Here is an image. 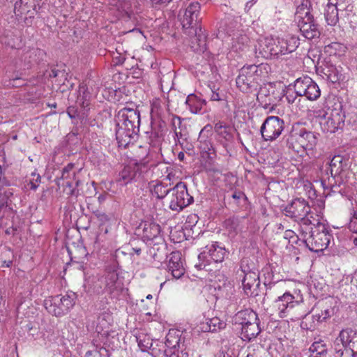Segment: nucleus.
Returning <instances> with one entry per match:
<instances>
[{"label": "nucleus", "mask_w": 357, "mask_h": 357, "mask_svg": "<svg viewBox=\"0 0 357 357\" xmlns=\"http://www.w3.org/2000/svg\"><path fill=\"white\" fill-rule=\"evenodd\" d=\"M114 120L119 146L126 148L135 141L139 131V111L124 107L118 112Z\"/></svg>", "instance_id": "f257e3e1"}, {"label": "nucleus", "mask_w": 357, "mask_h": 357, "mask_svg": "<svg viewBox=\"0 0 357 357\" xmlns=\"http://www.w3.org/2000/svg\"><path fill=\"white\" fill-rule=\"evenodd\" d=\"M200 10L201 6L199 2H191L183 12L180 11L178 15L183 28L190 29L188 33L189 35H195L192 40V47L197 52H203L206 49V37L200 33Z\"/></svg>", "instance_id": "f03ea898"}, {"label": "nucleus", "mask_w": 357, "mask_h": 357, "mask_svg": "<svg viewBox=\"0 0 357 357\" xmlns=\"http://www.w3.org/2000/svg\"><path fill=\"white\" fill-rule=\"evenodd\" d=\"M301 236L306 246L314 252L325 250L329 243L331 235L325 224L313 218L310 224L301 226Z\"/></svg>", "instance_id": "7ed1b4c3"}, {"label": "nucleus", "mask_w": 357, "mask_h": 357, "mask_svg": "<svg viewBox=\"0 0 357 357\" xmlns=\"http://www.w3.org/2000/svg\"><path fill=\"white\" fill-rule=\"evenodd\" d=\"M319 134L305 128L293 127L287 139V145L297 153L312 151L317 144Z\"/></svg>", "instance_id": "20e7f679"}, {"label": "nucleus", "mask_w": 357, "mask_h": 357, "mask_svg": "<svg viewBox=\"0 0 357 357\" xmlns=\"http://www.w3.org/2000/svg\"><path fill=\"white\" fill-rule=\"evenodd\" d=\"M347 165L344 162L343 157L338 155H335L329 166L322 172L321 184L324 188H330L333 192H336L337 185L343 181Z\"/></svg>", "instance_id": "39448f33"}, {"label": "nucleus", "mask_w": 357, "mask_h": 357, "mask_svg": "<svg viewBox=\"0 0 357 357\" xmlns=\"http://www.w3.org/2000/svg\"><path fill=\"white\" fill-rule=\"evenodd\" d=\"M316 116L321 117L320 125L326 132L334 133L344 124L345 115L340 102L335 103L328 111L319 110Z\"/></svg>", "instance_id": "423d86ee"}, {"label": "nucleus", "mask_w": 357, "mask_h": 357, "mask_svg": "<svg viewBox=\"0 0 357 357\" xmlns=\"http://www.w3.org/2000/svg\"><path fill=\"white\" fill-rule=\"evenodd\" d=\"M263 66L261 65L244 66L236 79V86L243 93L257 91Z\"/></svg>", "instance_id": "0eeeda50"}, {"label": "nucleus", "mask_w": 357, "mask_h": 357, "mask_svg": "<svg viewBox=\"0 0 357 357\" xmlns=\"http://www.w3.org/2000/svg\"><path fill=\"white\" fill-rule=\"evenodd\" d=\"M296 17L298 20L300 31L305 38L312 40L319 38L321 33L318 24L315 22L313 15L310 13L307 3H303L297 8Z\"/></svg>", "instance_id": "6e6552de"}, {"label": "nucleus", "mask_w": 357, "mask_h": 357, "mask_svg": "<svg viewBox=\"0 0 357 357\" xmlns=\"http://www.w3.org/2000/svg\"><path fill=\"white\" fill-rule=\"evenodd\" d=\"M75 293H67L65 295H57L45 300V307L49 313L56 317H61L67 314L75 304Z\"/></svg>", "instance_id": "1a4fd4ad"}, {"label": "nucleus", "mask_w": 357, "mask_h": 357, "mask_svg": "<svg viewBox=\"0 0 357 357\" xmlns=\"http://www.w3.org/2000/svg\"><path fill=\"white\" fill-rule=\"evenodd\" d=\"M284 213L287 216L300 220L301 228L302 225H305V223L310 224L313 221V218H317L318 216L316 215V217H314L313 214L310 213V208L307 202L300 198L294 199L284 209Z\"/></svg>", "instance_id": "9d476101"}, {"label": "nucleus", "mask_w": 357, "mask_h": 357, "mask_svg": "<svg viewBox=\"0 0 357 357\" xmlns=\"http://www.w3.org/2000/svg\"><path fill=\"white\" fill-rule=\"evenodd\" d=\"M167 201L171 210L180 211L191 204L194 199L188 194L186 184L178 182L174 188H170Z\"/></svg>", "instance_id": "9b49d317"}, {"label": "nucleus", "mask_w": 357, "mask_h": 357, "mask_svg": "<svg viewBox=\"0 0 357 357\" xmlns=\"http://www.w3.org/2000/svg\"><path fill=\"white\" fill-rule=\"evenodd\" d=\"M148 171V167L145 162L137 160L130 161L126 165L119 174V181L126 185L132 181H141L144 174Z\"/></svg>", "instance_id": "f8f14e48"}, {"label": "nucleus", "mask_w": 357, "mask_h": 357, "mask_svg": "<svg viewBox=\"0 0 357 357\" xmlns=\"http://www.w3.org/2000/svg\"><path fill=\"white\" fill-rule=\"evenodd\" d=\"M241 268L244 274L242 280L243 290L248 296H257V287L259 286V278L257 270L255 268H250L248 266V259H243L241 261Z\"/></svg>", "instance_id": "ddd939ff"}, {"label": "nucleus", "mask_w": 357, "mask_h": 357, "mask_svg": "<svg viewBox=\"0 0 357 357\" xmlns=\"http://www.w3.org/2000/svg\"><path fill=\"white\" fill-rule=\"evenodd\" d=\"M294 88L297 96H305L310 100H316L321 96L319 86L307 76L298 78Z\"/></svg>", "instance_id": "4468645a"}, {"label": "nucleus", "mask_w": 357, "mask_h": 357, "mask_svg": "<svg viewBox=\"0 0 357 357\" xmlns=\"http://www.w3.org/2000/svg\"><path fill=\"white\" fill-rule=\"evenodd\" d=\"M284 128V122L278 116H271L263 123L260 132L265 141H273L277 139Z\"/></svg>", "instance_id": "2eb2a0df"}, {"label": "nucleus", "mask_w": 357, "mask_h": 357, "mask_svg": "<svg viewBox=\"0 0 357 357\" xmlns=\"http://www.w3.org/2000/svg\"><path fill=\"white\" fill-rule=\"evenodd\" d=\"M282 97V91L277 89L271 84L261 86L257 94V100L265 108L270 105H275L280 101Z\"/></svg>", "instance_id": "dca6fc26"}, {"label": "nucleus", "mask_w": 357, "mask_h": 357, "mask_svg": "<svg viewBox=\"0 0 357 357\" xmlns=\"http://www.w3.org/2000/svg\"><path fill=\"white\" fill-rule=\"evenodd\" d=\"M299 38L296 36H290L287 38H273V56H279L291 53L298 47Z\"/></svg>", "instance_id": "f3484780"}, {"label": "nucleus", "mask_w": 357, "mask_h": 357, "mask_svg": "<svg viewBox=\"0 0 357 357\" xmlns=\"http://www.w3.org/2000/svg\"><path fill=\"white\" fill-rule=\"evenodd\" d=\"M75 164L69 163L62 170L61 179L63 185L66 187L67 194L76 195V188L79 183V180L76 177V171L74 170Z\"/></svg>", "instance_id": "a211bd4d"}, {"label": "nucleus", "mask_w": 357, "mask_h": 357, "mask_svg": "<svg viewBox=\"0 0 357 357\" xmlns=\"http://www.w3.org/2000/svg\"><path fill=\"white\" fill-rule=\"evenodd\" d=\"M338 340L346 351H351L352 357H357V331L352 328H346L340 331Z\"/></svg>", "instance_id": "6ab92c4d"}, {"label": "nucleus", "mask_w": 357, "mask_h": 357, "mask_svg": "<svg viewBox=\"0 0 357 357\" xmlns=\"http://www.w3.org/2000/svg\"><path fill=\"white\" fill-rule=\"evenodd\" d=\"M10 182L4 176L2 167L0 165V220L4 217L9 198L13 195V192L8 188Z\"/></svg>", "instance_id": "aec40b11"}, {"label": "nucleus", "mask_w": 357, "mask_h": 357, "mask_svg": "<svg viewBox=\"0 0 357 357\" xmlns=\"http://www.w3.org/2000/svg\"><path fill=\"white\" fill-rule=\"evenodd\" d=\"M169 257L168 270L174 278L178 279L185 273L182 255L178 251L172 252Z\"/></svg>", "instance_id": "412c9836"}, {"label": "nucleus", "mask_w": 357, "mask_h": 357, "mask_svg": "<svg viewBox=\"0 0 357 357\" xmlns=\"http://www.w3.org/2000/svg\"><path fill=\"white\" fill-rule=\"evenodd\" d=\"M212 129L211 126L206 125L204 127L203 129L199 132V135L197 139L198 146L199 149L204 153H206L208 155V157H211V155H215V150L213 146V144L211 141V139L208 138L206 132H209Z\"/></svg>", "instance_id": "4be33fe9"}, {"label": "nucleus", "mask_w": 357, "mask_h": 357, "mask_svg": "<svg viewBox=\"0 0 357 357\" xmlns=\"http://www.w3.org/2000/svg\"><path fill=\"white\" fill-rule=\"evenodd\" d=\"M179 332L169 331L166 337L165 346L164 351L165 357H180L179 352L177 351L176 344L179 343Z\"/></svg>", "instance_id": "5701e85b"}, {"label": "nucleus", "mask_w": 357, "mask_h": 357, "mask_svg": "<svg viewBox=\"0 0 357 357\" xmlns=\"http://www.w3.org/2000/svg\"><path fill=\"white\" fill-rule=\"evenodd\" d=\"M308 312L305 310L304 305L294 301L287 310V312L281 314V317H288L291 321H298L306 318Z\"/></svg>", "instance_id": "b1692460"}, {"label": "nucleus", "mask_w": 357, "mask_h": 357, "mask_svg": "<svg viewBox=\"0 0 357 357\" xmlns=\"http://www.w3.org/2000/svg\"><path fill=\"white\" fill-rule=\"evenodd\" d=\"M102 280H104L105 284V290L108 294H113L121 289L120 283L118 282L119 275L116 271H108Z\"/></svg>", "instance_id": "393cba45"}, {"label": "nucleus", "mask_w": 357, "mask_h": 357, "mask_svg": "<svg viewBox=\"0 0 357 357\" xmlns=\"http://www.w3.org/2000/svg\"><path fill=\"white\" fill-rule=\"evenodd\" d=\"M259 321L257 314L251 309H245L238 312L233 317L236 325L243 326L250 321Z\"/></svg>", "instance_id": "a878e982"}, {"label": "nucleus", "mask_w": 357, "mask_h": 357, "mask_svg": "<svg viewBox=\"0 0 357 357\" xmlns=\"http://www.w3.org/2000/svg\"><path fill=\"white\" fill-rule=\"evenodd\" d=\"M160 226L155 222H145L142 227V238L146 241H153L160 237Z\"/></svg>", "instance_id": "bb28decb"}, {"label": "nucleus", "mask_w": 357, "mask_h": 357, "mask_svg": "<svg viewBox=\"0 0 357 357\" xmlns=\"http://www.w3.org/2000/svg\"><path fill=\"white\" fill-rule=\"evenodd\" d=\"M258 321H250L248 324L241 326L242 340L250 341L257 337L261 331Z\"/></svg>", "instance_id": "cd10ccee"}, {"label": "nucleus", "mask_w": 357, "mask_h": 357, "mask_svg": "<svg viewBox=\"0 0 357 357\" xmlns=\"http://www.w3.org/2000/svg\"><path fill=\"white\" fill-rule=\"evenodd\" d=\"M344 10L342 8H340L335 3L331 1H328L325 9V18L328 25L334 26L338 22V11Z\"/></svg>", "instance_id": "c85d7f7f"}, {"label": "nucleus", "mask_w": 357, "mask_h": 357, "mask_svg": "<svg viewBox=\"0 0 357 357\" xmlns=\"http://www.w3.org/2000/svg\"><path fill=\"white\" fill-rule=\"evenodd\" d=\"M294 302V296L290 293H284L282 296H279L275 301V307L278 309V314L281 317V314H285L289 305Z\"/></svg>", "instance_id": "c756f323"}, {"label": "nucleus", "mask_w": 357, "mask_h": 357, "mask_svg": "<svg viewBox=\"0 0 357 357\" xmlns=\"http://www.w3.org/2000/svg\"><path fill=\"white\" fill-rule=\"evenodd\" d=\"M214 130L220 138H221L220 140H226L228 142L234 141V137L231 132L232 128L229 125L222 121H218L214 126Z\"/></svg>", "instance_id": "7c9ffc66"}, {"label": "nucleus", "mask_w": 357, "mask_h": 357, "mask_svg": "<svg viewBox=\"0 0 357 357\" xmlns=\"http://www.w3.org/2000/svg\"><path fill=\"white\" fill-rule=\"evenodd\" d=\"M309 350L310 351L309 357H329L327 345L323 340L314 342Z\"/></svg>", "instance_id": "2f4dec72"}, {"label": "nucleus", "mask_w": 357, "mask_h": 357, "mask_svg": "<svg viewBox=\"0 0 357 357\" xmlns=\"http://www.w3.org/2000/svg\"><path fill=\"white\" fill-rule=\"evenodd\" d=\"M206 248L208 250V253L211 260L216 263L223 261L226 251L225 249L220 247L217 242L210 246H206Z\"/></svg>", "instance_id": "473e14b6"}, {"label": "nucleus", "mask_w": 357, "mask_h": 357, "mask_svg": "<svg viewBox=\"0 0 357 357\" xmlns=\"http://www.w3.org/2000/svg\"><path fill=\"white\" fill-rule=\"evenodd\" d=\"M185 103L192 113L197 114L201 112L203 106L206 105V101L192 93L188 96Z\"/></svg>", "instance_id": "72a5a7b5"}, {"label": "nucleus", "mask_w": 357, "mask_h": 357, "mask_svg": "<svg viewBox=\"0 0 357 357\" xmlns=\"http://www.w3.org/2000/svg\"><path fill=\"white\" fill-rule=\"evenodd\" d=\"M271 45H273V38H267L262 44H260L259 47V54L261 57L271 59L273 56Z\"/></svg>", "instance_id": "f704fd0d"}, {"label": "nucleus", "mask_w": 357, "mask_h": 357, "mask_svg": "<svg viewBox=\"0 0 357 357\" xmlns=\"http://www.w3.org/2000/svg\"><path fill=\"white\" fill-rule=\"evenodd\" d=\"M151 192L152 195L155 196L158 199H162L164 198L167 199L168 195L170 193V188H167V186L162 183H158L153 185Z\"/></svg>", "instance_id": "c9c22d12"}, {"label": "nucleus", "mask_w": 357, "mask_h": 357, "mask_svg": "<svg viewBox=\"0 0 357 357\" xmlns=\"http://www.w3.org/2000/svg\"><path fill=\"white\" fill-rule=\"evenodd\" d=\"M333 314V310L328 306H322L320 312L316 313L314 317L317 318L319 322L326 321Z\"/></svg>", "instance_id": "e433bc0d"}, {"label": "nucleus", "mask_w": 357, "mask_h": 357, "mask_svg": "<svg viewBox=\"0 0 357 357\" xmlns=\"http://www.w3.org/2000/svg\"><path fill=\"white\" fill-rule=\"evenodd\" d=\"M177 351L179 352L180 357H189L188 351H187V346L185 343L184 337L182 338L179 335V343L176 344Z\"/></svg>", "instance_id": "4c0bfd02"}, {"label": "nucleus", "mask_w": 357, "mask_h": 357, "mask_svg": "<svg viewBox=\"0 0 357 357\" xmlns=\"http://www.w3.org/2000/svg\"><path fill=\"white\" fill-rule=\"evenodd\" d=\"M344 46L338 43H332L331 44L327 45L326 47V52L330 54H336L337 53H340L341 52L344 51Z\"/></svg>", "instance_id": "58836bf2"}, {"label": "nucleus", "mask_w": 357, "mask_h": 357, "mask_svg": "<svg viewBox=\"0 0 357 357\" xmlns=\"http://www.w3.org/2000/svg\"><path fill=\"white\" fill-rule=\"evenodd\" d=\"M211 327L212 332L217 331L219 329L223 328L225 326V323L220 321L218 317H213L208 320Z\"/></svg>", "instance_id": "ea45409f"}, {"label": "nucleus", "mask_w": 357, "mask_h": 357, "mask_svg": "<svg viewBox=\"0 0 357 357\" xmlns=\"http://www.w3.org/2000/svg\"><path fill=\"white\" fill-rule=\"evenodd\" d=\"M32 178L30 180L29 183H28V185H30V188L31 190H36L39 183H40L41 177L38 174H36V172L31 173Z\"/></svg>", "instance_id": "a19ab883"}, {"label": "nucleus", "mask_w": 357, "mask_h": 357, "mask_svg": "<svg viewBox=\"0 0 357 357\" xmlns=\"http://www.w3.org/2000/svg\"><path fill=\"white\" fill-rule=\"evenodd\" d=\"M349 228L352 232L357 233V214H354L351 218L349 224ZM354 243L357 245V237L354 238Z\"/></svg>", "instance_id": "79ce46f5"}, {"label": "nucleus", "mask_w": 357, "mask_h": 357, "mask_svg": "<svg viewBox=\"0 0 357 357\" xmlns=\"http://www.w3.org/2000/svg\"><path fill=\"white\" fill-rule=\"evenodd\" d=\"M334 349L336 353V357H342L344 354V347L341 344V340H338V337L334 342Z\"/></svg>", "instance_id": "37998d69"}, {"label": "nucleus", "mask_w": 357, "mask_h": 357, "mask_svg": "<svg viewBox=\"0 0 357 357\" xmlns=\"http://www.w3.org/2000/svg\"><path fill=\"white\" fill-rule=\"evenodd\" d=\"M284 238L288 239L289 243H296L298 238V236L292 230H286L284 232Z\"/></svg>", "instance_id": "c03bdc74"}, {"label": "nucleus", "mask_w": 357, "mask_h": 357, "mask_svg": "<svg viewBox=\"0 0 357 357\" xmlns=\"http://www.w3.org/2000/svg\"><path fill=\"white\" fill-rule=\"evenodd\" d=\"M220 142L222 146L225 148L227 154L231 155V152L233 151L234 149V141L228 142L226 140H220Z\"/></svg>", "instance_id": "a18cd8bd"}, {"label": "nucleus", "mask_w": 357, "mask_h": 357, "mask_svg": "<svg viewBox=\"0 0 357 357\" xmlns=\"http://www.w3.org/2000/svg\"><path fill=\"white\" fill-rule=\"evenodd\" d=\"M152 6L155 8H161L167 5L172 0H150Z\"/></svg>", "instance_id": "49530a36"}, {"label": "nucleus", "mask_w": 357, "mask_h": 357, "mask_svg": "<svg viewBox=\"0 0 357 357\" xmlns=\"http://www.w3.org/2000/svg\"><path fill=\"white\" fill-rule=\"evenodd\" d=\"M328 79L333 83H336L340 80L338 74L336 73V69H333V72L328 75Z\"/></svg>", "instance_id": "de8ad7c7"}, {"label": "nucleus", "mask_w": 357, "mask_h": 357, "mask_svg": "<svg viewBox=\"0 0 357 357\" xmlns=\"http://www.w3.org/2000/svg\"><path fill=\"white\" fill-rule=\"evenodd\" d=\"M172 129L174 130V129L179 130L181 128V119L178 116H173L172 119Z\"/></svg>", "instance_id": "09e8293b"}, {"label": "nucleus", "mask_w": 357, "mask_h": 357, "mask_svg": "<svg viewBox=\"0 0 357 357\" xmlns=\"http://www.w3.org/2000/svg\"><path fill=\"white\" fill-rule=\"evenodd\" d=\"M151 140L153 146H156L157 144L160 143L162 137L161 136L159 135L158 133L154 132L151 134Z\"/></svg>", "instance_id": "8fccbe9b"}, {"label": "nucleus", "mask_w": 357, "mask_h": 357, "mask_svg": "<svg viewBox=\"0 0 357 357\" xmlns=\"http://www.w3.org/2000/svg\"><path fill=\"white\" fill-rule=\"evenodd\" d=\"M297 96L296 93L294 94L293 92L290 93L288 91L286 93V99L289 103H294L296 101Z\"/></svg>", "instance_id": "3c124183"}, {"label": "nucleus", "mask_w": 357, "mask_h": 357, "mask_svg": "<svg viewBox=\"0 0 357 357\" xmlns=\"http://www.w3.org/2000/svg\"><path fill=\"white\" fill-rule=\"evenodd\" d=\"M200 329L203 332H209V331L212 332V329H211V326L209 324L208 321H207L205 323H202L201 325H200Z\"/></svg>", "instance_id": "603ef678"}, {"label": "nucleus", "mask_w": 357, "mask_h": 357, "mask_svg": "<svg viewBox=\"0 0 357 357\" xmlns=\"http://www.w3.org/2000/svg\"><path fill=\"white\" fill-rule=\"evenodd\" d=\"M67 112L71 119L75 118L77 115V110L74 107H68Z\"/></svg>", "instance_id": "864d4df0"}, {"label": "nucleus", "mask_w": 357, "mask_h": 357, "mask_svg": "<svg viewBox=\"0 0 357 357\" xmlns=\"http://www.w3.org/2000/svg\"><path fill=\"white\" fill-rule=\"evenodd\" d=\"M211 100H213V101H220L222 100L220 94L217 92H215L213 91H211Z\"/></svg>", "instance_id": "5fc2aeb1"}, {"label": "nucleus", "mask_w": 357, "mask_h": 357, "mask_svg": "<svg viewBox=\"0 0 357 357\" xmlns=\"http://www.w3.org/2000/svg\"><path fill=\"white\" fill-rule=\"evenodd\" d=\"M174 132L175 136H176L178 139L181 138V137L183 136V133H182V130H181V128H180L179 130H178V129H174Z\"/></svg>", "instance_id": "6e6d98bb"}, {"label": "nucleus", "mask_w": 357, "mask_h": 357, "mask_svg": "<svg viewBox=\"0 0 357 357\" xmlns=\"http://www.w3.org/2000/svg\"><path fill=\"white\" fill-rule=\"evenodd\" d=\"M60 72L58 70L52 69L50 73V77H56Z\"/></svg>", "instance_id": "4d7b16f0"}, {"label": "nucleus", "mask_w": 357, "mask_h": 357, "mask_svg": "<svg viewBox=\"0 0 357 357\" xmlns=\"http://www.w3.org/2000/svg\"><path fill=\"white\" fill-rule=\"evenodd\" d=\"M242 195H243L242 192H234L231 195V197L233 199H239L241 197Z\"/></svg>", "instance_id": "13d9d810"}, {"label": "nucleus", "mask_w": 357, "mask_h": 357, "mask_svg": "<svg viewBox=\"0 0 357 357\" xmlns=\"http://www.w3.org/2000/svg\"><path fill=\"white\" fill-rule=\"evenodd\" d=\"M40 50H33L32 51H30L29 52H27L25 56V59H26V56L29 54V56L31 58L32 55H36L37 52H40Z\"/></svg>", "instance_id": "bf43d9fd"}, {"label": "nucleus", "mask_w": 357, "mask_h": 357, "mask_svg": "<svg viewBox=\"0 0 357 357\" xmlns=\"http://www.w3.org/2000/svg\"><path fill=\"white\" fill-rule=\"evenodd\" d=\"M98 218L102 221V222H105V221H107L108 220V217L107 215L102 213V214H99Z\"/></svg>", "instance_id": "052dcab7"}, {"label": "nucleus", "mask_w": 357, "mask_h": 357, "mask_svg": "<svg viewBox=\"0 0 357 357\" xmlns=\"http://www.w3.org/2000/svg\"><path fill=\"white\" fill-rule=\"evenodd\" d=\"M206 264H203V263H199L198 264H195V268H197L198 270H201V269H203L206 267Z\"/></svg>", "instance_id": "680f3d73"}, {"label": "nucleus", "mask_w": 357, "mask_h": 357, "mask_svg": "<svg viewBox=\"0 0 357 357\" xmlns=\"http://www.w3.org/2000/svg\"><path fill=\"white\" fill-rule=\"evenodd\" d=\"M14 11H15V13L17 15H22V12L20 11L18 8H17V3H15V8H14Z\"/></svg>", "instance_id": "e2e57ef3"}, {"label": "nucleus", "mask_w": 357, "mask_h": 357, "mask_svg": "<svg viewBox=\"0 0 357 357\" xmlns=\"http://www.w3.org/2000/svg\"><path fill=\"white\" fill-rule=\"evenodd\" d=\"M132 250L137 255H139L141 254V252H142V249L140 248H133Z\"/></svg>", "instance_id": "0e129e2a"}, {"label": "nucleus", "mask_w": 357, "mask_h": 357, "mask_svg": "<svg viewBox=\"0 0 357 357\" xmlns=\"http://www.w3.org/2000/svg\"><path fill=\"white\" fill-rule=\"evenodd\" d=\"M11 264H12V261H4L2 266L10 267Z\"/></svg>", "instance_id": "69168bd1"}, {"label": "nucleus", "mask_w": 357, "mask_h": 357, "mask_svg": "<svg viewBox=\"0 0 357 357\" xmlns=\"http://www.w3.org/2000/svg\"><path fill=\"white\" fill-rule=\"evenodd\" d=\"M180 160H183L184 158V153L183 152H180L178 155Z\"/></svg>", "instance_id": "338daca9"}, {"label": "nucleus", "mask_w": 357, "mask_h": 357, "mask_svg": "<svg viewBox=\"0 0 357 357\" xmlns=\"http://www.w3.org/2000/svg\"><path fill=\"white\" fill-rule=\"evenodd\" d=\"M204 254H205V252H204L203 253H201V254L199 255L198 258H199V260H201L202 258L205 257Z\"/></svg>", "instance_id": "774afa93"}]
</instances>
